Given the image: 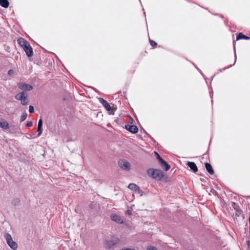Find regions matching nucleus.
<instances>
[{"label": "nucleus", "instance_id": "obj_1", "mask_svg": "<svg viewBox=\"0 0 250 250\" xmlns=\"http://www.w3.org/2000/svg\"><path fill=\"white\" fill-rule=\"evenodd\" d=\"M147 174L151 178L157 181H162L165 177V172L157 168H148L147 170Z\"/></svg>", "mask_w": 250, "mask_h": 250}, {"label": "nucleus", "instance_id": "obj_2", "mask_svg": "<svg viewBox=\"0 0 250 250\" xmlns=\"http://www.w3.org/2000/svg\"><path fill=\"white\" fill-rule=\"evenodd\" d=\"M4 238L6 239L8 245L13 250H16L18 248L17 244L13 240L11 235L8 233H6L4 235Z\"/></svg>", "mask_w": 250, "mask_h": 250}, {"label": "nucleus", "instance_id": "obj_3", "mask_svg": "<svg viewBox=\"0 0 250 250\" xmlns=\"http://www.w3.org/2000/svg\"><path fill=\"white\" fill-rule=\"evenodd\" d=\"M118 164L119 167L125 170H129L130 169V163L126 160L124 159L120 160L118 162Z\"/></svg>", "mask_w": 250, "mask_h": 250}, {"label": "nucleus", "instance_id": "obj_4", "mask_svg": "<svg viewBox=\"0 0 250 250\" xmlns=\"http://www.w3.org/2000/svg\"><path fill=\"white\" fill-rule=\"evenodd\" d=\"M18 86L20 89L24 90L30 91L33 89V86L31 84L24 83H19Z\"/></svg>", "mask_w": 250, "mask_h": 250}, {"label": "nucleus", "instance_id": "obj_5", "mask_svg": "<svg viewBox=\"0 0 250 250\" xmlns=\"http://www.w3.org/2000/svg\"><path fill=\"white\" fill-rule=\"evenodd\" d=\"M125 128L130 132L135 134L138 131V128L137 126L129 124L125 125Z\"/></svg>", "mask_w": 250, "mask_h": 250}, {"label": "nucleus", "instance_id": "obj_6", "mask_svg": "<svg viewBox=\"0 0 250 250\" xmlns=\"http://www.w3.org/2000/svg\"><path fill=\"white\" fill-rule=\"evenodd\" d=\"M110 218L112 221L119 224H122L124 222L121 217L116 214H112L110 216Z\"/></svg>", "mask_w": 250, "mask_h": 250}, {"label": "nucleus", "instance_id": "obj_7", "mask_svg": "<svg viewBox=\"0 0 250 250\" xmlns=\"http://www.w3.org/2000/svg\"><path fill=\"white\" fill-rule=\"evenodd\" d=\"M100 103L104 107L106 110L108 111H110L112 110V108L108 102L104 99L103 98H100L99 99Z\"/></svg>", "mask_w": 250, "mask_h": 250}, {"label": "nucleus", "instance_id": "obj_8", "mask_svg": "<svg viewBox=\"0 0 250 250\" xmlns=\"http://www.w3.org/2000/svg\"><path fill=\"white\" fill-rule=\"evenodd\" d=\"M231 206L236 211L235 215L239 217L242 213V210L241 209L239 206L236 204L235 202H232L231 203Z\"/></svg>", "mask_w": 250, "mask_h": 250}, {"label": "nucleus", "instance_id": "obj_9", "mask_svg": "<svg viewBox=\"0 0 250 250\" xmlns=\"http://www.w3.org/2000/svg\"><path fill=\"white\" fill-rule=\"evenodd\" d=\"M128 188L130 189L134 190L138 193H142L143 192L142 190H141L140 187L135 184H133V183L130 184L128 185Z\"/></svg>", "mask_w": 250, "mask_h": 250}, {"label": "nucleus", "instance_id": "obj_10", "mask_svg": "<svg viewBox=\"0 0 250 250\" xmlns=\"http://www.w3.org/2000/svg\"><path fill=\"white\" fill-rule=\"evenodd\" d=\"M119 242V239L114 238L112 240H107L106 241V247L108 249L111 248L114 245L117 244Z\"/></svg>", "mask_w": 250, "mask_h": 250}, {"label": "nucleus", "instance_id": "obj_11", "mask_svg": "<svg viewBox=\"0 0 250 250\" xmlns=\"http://www.w3.org/2000/svg\"><path fill=\"white\" fill-rule=\"evenodd\" d=\"M28 57H31L33 56V49L30 44L27 45L23 48Z\"/></svg>", "mask_w": 250, "mask_h": 250}, {"label": "nucleus", "instance_id": "obj_12", "mask_svg": "<svg viewBox=\"0 0 250 250\" xmlns=\"http://www.w3.org/2000/svg\"><path fill=\"white\" fill-rule=\"evenodd\" d=\"M159 163L161 167L166 171H168L170 168V166L164 159L162 161H161Z\"/></svg>", "mask_w": 250, "mask_h": 250}, {"label": "nucleus", "instance_id": "obj_13", "mask_svg": "<svg viewBox=\"0 0 250 250\" xmlns=\"http://www.w3.org/2000/svg\"><path fill=\"white\" fill-rule=\"evenodd\" d=\"M187 166L192 170L194 172H196L198 171V167L194 162H188L187 163Z\"/></svg>", "mask_w": 250, "mask_h": 250}, {"label": "nucleus", "instance_id": "obj_14", "mask_svg": "<svg viewBox=\"0 0 250 250\" xmlns=\"http://www.w3.org/2000/svg\"><path fill=\"white\" fill-rule=\"evenodd\" d=\"M205 166L207 171L210 174L213 175L214 173V170L212 169V166L209 163H206Z\"/></svg>", "mask_w": 250, "mask_h": 250}, {"label": "nucleus", "instance_id": "obj_15", "mask_svg": "<svg viewBox=\"0 0 250 250\" xmlns=\"http://www.w3.org/2000/svg\"><path fill=\"white\" fill-rule=\"evenodd\" d=\"M18 42L23 48L27 45L29 44V43L26 40L23 38H20L18 39Z\"/></svg>", "mask_w": 250, "mask_h": 250}, {"label": "nucleus", "instance_id": "obj_16", "mask_svg": "<svg viewBox=\"0 0 250 250\" xmlns=\"http://www.w3.org/2000/svg\"><path fill=\"white\" fill-rule=\"evenodd\" d=\"M241 39L248 40H250V38L249 37L245 35L242 33H239L236 36V40L238 41Z\"/></svg>", "mask_w": 250, "mask_h": 250}, {"label": "nucleus", "instance_id": "obj_17", "mask_svg": "<svg viewBox=\"0 0 250 250\" xmlns=\"http://www.w3.org/2000/svg\"><path fill=\"white\" fill-rule=\"evenodd\" d=\"M25 96V93L22 91L18 93L15 97V99L18 101H21Z\"/></svg>", "mask_w": 250, "mask_h": 250}, {"label": "nucleus", "instance_id": "obj_18", "mask_svg": "<svg viewBox=\"0 0 250 250\" xmlns=\"http://www.w3.org/2000/svg\"><path fill=\"white\" fill-rule=\"evenodd\" d=\"M0 5L4 8H7L9 5L8 0H0Z\"/></svg>", "mask_w": 250, "mask_h": 250}, {"label": "nucleus", "instance_id": "obj_19", "mask_svg": "<svg viewBox=\"0 0 250 250\" xmlns=\"http://www.w3.org/2000/svg\"><path fill=\"white\" fill-rule=\"evenodd\" d=\"M0 126L6 129L9 128V124L6 121H0Z\"/></svg>", "mask_w": 250, "mask_h": 250}, {"label": "nucleus", "instance_id": "obj_20", "mask_svg": "<svg viewBox=\"0 0 250 250\" xmlns=\"http://www.w3.org/2000/svg\"><path fill=\"white\" fill-rule=\"evenodd\" d=\"M21 101V104L23 105H25L27 104L28 103V99L27 98V96L25 95L24 96V97Z\"/></svg>", "mask_w": 250, "mask_h": 250}, {"label": "nucleus", "instance_id": "obj_21", "mask_svg": "<svg viewBox=\"0 0 250 250\" xmlns=\"http://www.w3.org/2000/svg\"><path fill=\"white\" fill-rule=\"evenodd\" d=\"M20 203V200L19 198H16L14 199L12 202V205L14 206H17L19 205Z\"/></svg>", "mask_w": 250, "mask_h": 250}, {"label": "nucleus", "instance_id": "obj_22", "mask_svg": "<svg viewBox=\"0 0 250 250\" xmlns=\"http://www.w3.org/2000/svg\"><path fill=\"white\" fill-rule=\"evenodd\" d=\"M27 117V114L26 112H24L22 113V115L21 116L20 121L21 122H23L26 118Z\"/></svg>", "mask_w": 250, "mask_h": 250}, {"label": "nucleus", "instance_id": "obj_23", "mask_svg": "<svg viewBox=\"0 0 250 250\" xmlns=\"http://www.w3.org/2000/svg\"><path fill=\"white\" fill-rule=\"evenodd\" d=\"M233 46H234V52H235V44H233ZM236 61V53H235V61H234V63L233 64H232V65H230L228 67H225V68H223L222 70H220V71L221 72L222 70H225L227 68H229V67H231L232 65H233L235 64Z\"/></svg>", "mask_w": 250, "mask_h": 250}, {"label": "nucleus", "instance_id": "obj_24", "mask_svg": "<svg viewBox=\"0 0 250 250\" xmlns=\"http://www.w3.org/2000/svg\"><path fill=\"white\" fill-rule=\"evenodd\" d=\"M43 129L42 127H38V136L39 137L41 135L42 133Z\"/></svg>", "mask_w": 250, "mask_h": 250}, {"label": "nucleus", "instance_id": "obj_25", "mask_svg": "<svg viewBox=\"0 0 250 250\" xmlns=\"http://www.w3.org/2000/svg\"><path fill=\"white\" fill-rule=\"evenodd\" d=\"M155 153L156 154V158L159 161V163H160L161 161L163 160V159L160 156V155L157 152H155Z\"/></svg>", "mask_w": 250, "mask_h": 250}, {"label": "nucleus", "instance_id": "obj_26", "mask_svg": "<svg viewBox=\"0 0 250 250\" xmlns=\"http://www.w3.org/2000/svg\"><path fill=\"white\" fill-rule=\"evenodd\" d=\"M29 112L30 113H33L34 112V107L33 106L30 105L29 106Z\"/></svg>", "mask_w": 250, "mask_h": 250}, {"label": "nucleus", "instance_id": "obj_27", "mask_svg": "<svg viewBox=\"0 0 250 250\" xmlns=\"http://www.w3.org/2000/svg\"><path fill=\"white\" fill-rule=\"evenodd\" d=\"M149 42H150V45L153 47L156 46L157 45V43L155 41L151 40L150 39H149Z\"/></svg>", "mask_w": 250, "mask_h": 250}, {"label": "nucleus", "instance_id": "obj_28", "mask_svg": "<svg viewBox=\"0 0 250 250\" xmlns=\"http://www.w3.org/2000/svg\"><path fill=\"white\" fill-rule=\"evenodd\" d=\"M38 127H42V120L41 118L38 121Z\"/></svg>", "mask_w": 250, "mask_h": 250}, {"label": "nucleus", "instance_id": "obj_29", "mask_svg": "<svg viewBox=\"0 0 250 250\" xmlns=\"http://www.w3.org/2000/svg\"><path fill=\"white\" fill-rule=\"evenodd\" d=\"M147 250H157V249L155 247L149 246L147 247Z\"/></svg>", "mask_w": 250, "mask_h": 250}, {"label": "nucleus", "instance_id": "obj_30", "mask_svg": "<svg viewBox=\"0 0 250 250\" xmlns=\"http://www.w3.org/2000/svg\"><path fill=\"white\" fill-rule=\"evenodd\" d=\"M33 125V122L32 121H28L26 124L27 127H31Z\"/></svg>", "mask_w": 250, "mask_h": 250}, {"label": "nucleus", "instance_id": "obj_31", "mask_svg": "<svg viewBox=\"0 0 250 250\" xmlns=\"http://www.w3.org/2000/svg\"><path fill=\"white\" fill-rule=\"evenodd\" d=\"M125 214L126 215H130L132 214V212L130 210L127 209V210L125 211Z\"/></svg>", "mask_w": 250, "mask_h": 250}, {"label": "nucleus", "instance_id": "obj_32", "mask_svg": "<svg viewBox=\"0 0 250 250\" xmlns=\"http://www.w3.org/2000/svg\"><path fill=\"white\" fill-rule=\"evenodd\" d=\"M89 207L91 208V209H93L94 208V205L93 204V203L91 202L89 205H88Z\"/></svg>", "mask_w": 250, "mask_h": 250}, {"label": "nucleus", "instance_id": "obj_33", "mask_svg": "<svg viewBox=\"0 0 250 250\" xmlns=\"http://www.w3.org/2000/svg\"><path fill=\"white\" fill-rule=\"evenodd\" d=\"M12 71L13 70L12 69L9 70L8 72V74H10Z\"/></svg>", "mask_w": 250, "mask_h": 250}, {"label": "nucleus", "instance_id": "obj_34", "mask_svg": "<svg viewBox=\"0 0 250 250\" xmlns=\"http://www.w3.org/2000/svg\"><path fill=\"white\" fill-rule=\"evenodd\" d=\"M247 244L249 246H250V240H248L247 241Z\"/></svg>", "mask_w": 250, "mask_h": 250}, {"label": "nucleus", "instance_id": "obj_35", "mask_svg": "<svg viewBox=\"0 0 250 250\" xmlns=\"http://www.w3.org/2000/svg\"><path fill=\"white\" fill-rule=\"evenodd\" d=\"M249 223H250V216L249 218Z\"/></svg>", "mask_w": 250, "mask_h": 250}, {"label": "nucleus", "instance_id": "obj_36", "mask_svg": "<svg viewBox=\"0 0 250 250\" xmlns=\"http://www.w3.org/2000/svg\"><path fill=\"white\" fill-rule=\"evenodd\" d=\"M142 130H143V132H144V133H145L146 134H147V132H146V131L145 129H142Z\"/></svg>", "mask_w": 250, "mask_h": 250}, {"label": "nucleus", "instance_id": "obj_37", "mask_svg": "<svg viewBox=\"0 0 250 250\" xmlns=\"http://www.w3.org/2000/svg\"><path fill=\"white\" fill-rule=\"evenodd\" d=\"M212 96H213V94H211V93L210 92V96L211 98H212Z\"/></svg>", "mask_w": 250, "mask_h": 250}]
</instances>
